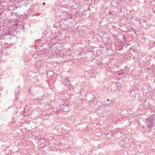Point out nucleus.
<instances>
[{"mask_svg":"<svg viewBox=\"0 0 155 155\" xmlns=\"http://www.w3.org/2000/svg\"><path fill=\"white\" fill-rule=\"evenodd\" d=\"M148 127H151L155 125V119L152 117H150L148 120H147L146 122Z\"/></svg>","mask_w":155,"mask_h":155,"instance_id":"obj_1","label":"nucleus"},{"mask_svg":"<svg viewBox=\"0 0 155 155\" xmlns=\"http://www.w3.org/2000/svg\"><path fill=\"white\" fill-rule=\"evenodd\" d=\"M134 93L135 91L134 90H132L130 91V93L131 94H130V96H132V97H134Z\"/></svg>","mask_w":155,"mask_h":155,"instance_id":"obj_2","label":"nucleus"},{"mask_svg":"<svg viewBox=\"0 0 155 155\" xmlns=\"http://www.w3.org/2000/svg\"><path fill=\"white\" fill-rule=\"evenodd\" d=\"M64 83H65V84L66 85H67V84H69V83H70V82L69 81H67L66 82L65 81H64Z\"/></svg>","mask_w":155,"mask_h":155,"instance_id":"obj_3","label":"nucleus"},{"mask_svg":"<svg viewBox=\"0 0 155 155\" xmlns=\"http://www.w3.org/2000/svg\"><path fill=\"white\" fill-rule=\"evenodd\" d=\"M67 107H68L70 106V104L68 103V104H67Z\"/></svg>","mask_w":155,"mask_h":155,"instance_id":"obj_4","label":"nucleus"},{"mask_svg":"<svg viewBox=\"0 0 155 155\" xmlns=\"http://www.w3.org/2000/svg\"><path fill=\"white\" fill-rule=\"evenodd\" d=\"M45 2H43V5H45Z\"/></svg>","mask_w":155,"mask_h":155,"instance_id":"obj_5","label":"nucleus"},{"mask_svg":"<svg viewBox=\"0 0 155 155\" xmlns=\"http://www.w3.org/2000/svg\"><path fill=\"white\" fill-rule=\"evenodd\" d=\"M123 39H125V37H124V36H123Z\"/></svg>","mask_w":155,"mask_h":155,"instance_id":"obj_6","label":"nucleus"},{"mask_svg":"<svg viewBox=\"0 0 155 155\" xmlns=\"http://www.w3.org/2000/svg\"><path fill=\"white\" fill-rule=\"evenodd\" d=\"M107 101H109V99H108L107 100Z\"/></svg>","mask_w":155,"mask_h":155,"instance_id":"obj_7","label":"nucleus"}]
</instances>
